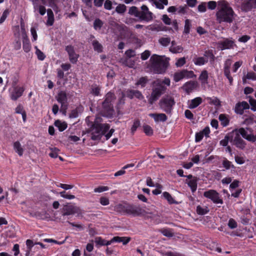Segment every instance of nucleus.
I'll return each instance as SVG.
<instances>
[{
	"label": "nucleus",
	"instance_id": "nucleus-1",
	"mask_svg": "<svg viewBox=\"0 0 256 256\" xmlns=\"http://www.w3.org/2000/svg\"><path fill=\"white\" fill-rule=\"evenodd\" d=\"M235 14L230 4L226 0L218 2V9L216 14V20L218 23L230 24L234 19Z\"/></svg>",
	"mask_w": 256,
	"mask_h": 256
},
{
	"label": "nucleus",
	"instance_id": "nucleus-2",
	"mask_svg": "<svg viewBox=\"0 0 256 256\" xmlns=\"http://www.w3.org/2000/svg\"><path fill=\"white\" fill-rule=\"evenodd\" d=\"M150 62L151 69L156 74L164 73L168 66V61L163 57L156 54H154L151 56Z\"/></svg>",
	"mask_w": 256,
	"mask_h": 256
},
{
	"label": "nucleus",
	"instance_id": "nucleus-3",
	"mask_svg": "<svg viewBox=\"0 0 256 256\" xmlns=\"http://www.w3.org/2000/svg\"><path fill=\"white\" fill-rule=\"evenodd\" d=\"M110 128V126L108 124H98L95 122L91 130V138L94 140H100Z\"/></svg>",
	"mask_w": 256,
	"mask_h": 256
},
{
	"label": "nucleus",
	"instance_id": "nucleus-4",
	"mask_svg": "<svg viewBox=\"0 0 256 256\" xmlns=\"http://www.w3.org/2000/svg\"><path fill=\"white\" fill-rule=\"evenodd\" d=\"M154 86L150 100V102L152 104L158 100L166 90V88L164 86H162L160 84V82L159 81L154 82Z\"/></svg>",
	"mask_w": 256,
	"mask_h": 256
},
{
	"label": "nucleus",
	"instance_id": "nucleus-5",
	"mask_svg": "<svg viewBox=\"0 0 256 256\" xmlns=\"http://www.w3.org/2000/svg\"><path fill=\"white\" fill-rule=\"evenodd\" d=\"M208 59L214 61V56L212 50H206L204 52V56L195 57L193 62L196 66H203L208 62Z\"/></svg>",
	"mask_w": 256,
	"mask_h": 256
},
{
	"label": "nucleus",
	"instance_id": "nucleus-6",
	"mask_svg": "<svg viewBox=\"0 0 256 256\" xmlns=\"http://www.w3.org/2000/svg\"><path fill=\"white\" fill-rule=\"evenodd\" d=\"M160 108L165 112H170L174 104V99L169 96L164 98L160 100L159 103Z\"/></svg>",
	"mask_w": 256,
	"mask_h": 256
},
{
	"label": "nucleus",
	"instance_id": "nucleus-7",
	"mask_svg": "<svg viewBox=\"0 0 256 256\" xmlns=\"http://www.w3.org/2000/svg\"><path fill=\"white\" fill-rule=\"evenodd\" d=\"M204 196L210 199L215 204H223L222 200L220 198L219 194L215 190H210L204 193Z\"/></svg>",
	"mask_w": 256,
	"mask_h": 256
},
{
	"label": "nucleus",
	"instance_id": "nucleus-8",
	"mask_svg": "<svg viewBox=\"0 0 256 256\" xmlns=\"http://www.w3.org/2000/svg\"><path fill=\"white\" fill-rule=\"evenodd\" d=\"M141 10L140 11L138 18L140 20L150 22L152 20L153 14L149 10L148 8L146 5L141 6Z\"/></svg>",
	"mask_w": 256,
	"mask_h": 256
},
{
	"label": "nucleus",
	"instance_id": "nucleus-9",
	"mask_svg": "<svg viewBox=\"0 0 256 256\" xmlns=\"http://www.w3.org/2000/svg\"><path fill=\"white\" fill-rule=\"evenodd\" d=\"M24 90V87L20 86H12L10 90V98L13 100H17L22 95Z\"/></svg>",
	"mask_w": 256,
	"mask_h": 256
},
{
	"label": "nucleus",
	"instance_id": "nucleus-10",
	"mask_svg": "<svg viewBox=\"0 0 256 256\" xmlns=\"http://www.w3.org/2000/svg\"><path fill=\"white\" fill-rule=\"evenodd\" d=\"M233 134H238V136L241 135L244 138L248 141L252 142L254 140V134H252L251 131L247 128L245 130L244 128L236 129L233 132Z\"/></svg>",
	"mask_w": 256,
	"mask_h": 256
},
{
	"label": "nucleus",
	"instance_id": "nucleus-11",
	"mask_svg": "<svg viewBox=\"0 0 256 256\" xmlns=\"http://www.w3.org/2000/svg\"><path fill=\"white\" fill-rule=\"evenodd\" d=\"M62 214L64 216H68L74 214H80V209L75 206L68 205L65 206L62 210Z\"/></svg>",
	"mask_w": 256,
	"mask_h": 256
},
{
	"label": "nucleus",
	"instance_id": "nucleus-12",
	"mask_svg": "<svg viewBox=\"0 0 256 256\" xmlns=\"http://www.w3.org/2000/svg\"><path fill=\"white\" fill-rule=\"evenodd\" d=\"M194 75V72L192 71L182 70L174 74V79L175 82H178L184 78H191Z\"/></svg>",
	"mask_w": 256,
	"mask_h": 256
},
{
	"label": "nucleus",
	"instance_id": "nucleus-13",
	"mask_svg": "<svg viewBox=\"0 0 256 256\" xmlns=\"http://www.w3.org/2000/svg\"><path fill=\"white\" fill-rule=\"evenodd\" d=\"M218 48L221 50L230 49L233 48L234 43L232 39L224 38L222 40L219 41L218 42Z\"/></svg>",
	"mask_w": 256,
	"mask_h": 256
},
{
	"label": "nucleus",
	"instance_id": "nucleus-14",
	"mask_svg": "<svg viewBox=\"0 0 256 256\" xmlns=\"http://www.w3.org/2000/svg\"><path fill=\"white\" fill-rule=\"evenodd\" d=\"M116 99L114 95L110 92H108L106 96L104 101L102 103L103 107L107 110H110L112 108V104L113 100Z\"/></svg>",
	"mask_w": 256,
	"mask_h": 256
},
{
	"label": "nucleus",
	"instance_id": "nucleus-15",
	"mask_svg": "<svg viewBox=\"0 0 256 256\" xmlns=\"http://www.w3.org/2000/svg\"><path fill=\"white\" fill-rule=\"evenodd\" d=\"M231 140L233 141L234 144L238 148L244 149L246 146L244 141L240 138V136H238V134H233L232 133Z\"/></svg>",
	"mask_w": 256,
	"mask_h": 256
},
{
	"label": "nucleus",
	"instance_id": "nucleus-16",
	"mask_svg": "<svg viewBox=\"0 0 256 256\" xmlns=\"http://www.w3.org/2000/svg\"><path fill=\"white\" fill-rule=\"evenodd\" d=\"M66 50L68 53L70 62L76 63L78 61V55L75 52L74 47L71 45L68 46L66 48Z\"/></svg>",
	"mask_w": 256,
	"mask_h": 256
},
{
	"label": "nucleus",
	"instance_id": "nucleus-17",
	"mask_svg": "<svg viewBox=\"0 0 256 256\" xmlns=\"http://www.w3.org/2000/svg\"><path fill=\"white\" fill-rule=\"evenodd\" d=\"M197 87V82L191 80L185 83L182 86V88L187 94H189L196 89Z\"/></svg>",
	"mask_w": 256,
	"mask_h": 256
},
{
	"label": "nucleus",
	"instance_id": "nucleus-18",
	"mask_svg": "<svg viewBox=\"0 0 256 256\" xmlns=\"http://www.w3.org/2000/svg\"><path fill=\"white\" fill-rule=\"evenodd\" d=\"M249 105L246 102H242L236 104L234 108V112L240 114H243L244 110L248 109Z\"/></svg>",
	"mask_w": 256,
	"mask_h": 256
},
{
	"label": "nucleus",
	"instance_id": "nucleus-19",
	"mask_svg": "<svg viewBox=\"0 0 256 256\" xmlns=\"http://www.w3.org/2000/svg\"><path fill=\"white\" fill-rule=\"evenodd\" d=\"M143 210L138 206H130L126 208V212L130 214L139 216L142 214Z\"/></svg>",
	"mask_w": 256,
	"mask_h": 256
},
{
	"label": "nucleus",
	"instance_id": "nucleus-20",
	"mask_svg": "<svg viewBox=\"0 0 256 256\" xmlns=\"http://www.w3.org/2000/svg\"><path fill=\"white\" fill-rule=\"evenodd\" d=\"M124 96L131 99L134 98H136L140 100L144 98V96L142 95V93L136 90H128L126 92Z\"/></svg>",
	"mask_w": 256,
	"mask_h": 256
},
{
	"label": "nucleus",
	"instance_id": "nucleus-21",
	"mask_svg": "<svg viewBox=\"0 0 256 256\" xmlns=\"http://www.w3.org/2000/svg\"><path fill=\"white\" fill-rule=\"evenodd\" d=\"M210 132L209 127H206L202 130L196 132L195 136V141L196 142H200L204 138V136H208Z\"/></svg>",
	"mask_w": 256,
	"mask_h": 256
},
{
	"label": "nucleus",
	"instance_id": "nucleus-22",
	"mask_svg": "<svg viewBox=\"0 0 256 256\" xmlns=\"http://www.w3.org/2000/svg\"><path fill=\"white\" fill-rule=\"evenodd\" d=\"M202 98L200 97H196L192 100H188V108L193 109L202 103Z\"/></svg>",
	"mask_w": 256,
	"mask_h": 256
},
{
	"label": "nucleus",
	"instance_id": "nucleus-23",
	"mask_svg": "<svg viewBox=\"0 0 256 256\" xmlns=\"http://www.w3.org/2000/svg\"><path fill=\"white\" fill-rule=\"evenodd\" d=\"M56 99L58 102L61 104L62 107L64 106L65 104L67 102V96L66 92L64 91L60 92L56 96Z\"/></svg>",
	"mask_w": 256,
	"mask_h": 256
},
{
	"label": "nucleus",
	"instance_id": "nucleus-24",
	"mask_svg": "<svg viewBox=\"0 0 256 256\" xmlns=\"http://www.w3.org/2000/svg\"><path fill=\"white\" fill-rule=\"evenodd\" d=\"M149 116L152 118L156 122H164L167 120V116L164 114H150Z\"/></svg>",
	"mask_w": 256,
	"mask_h": 256
},
{
	"label": "nucleus",
	"instance_id": "nucleus-25",
	"mask_svg": "<svg viewBox=\"0 0 256 256\" xmlns=\"http://www.w3.org/2000/svg\"><path fill=\"white\" fill-rule=\"evenodd\" d=\"M208 72L206 70H203L200 75L198 80L200 81L202 85H205L208 84Z\"/></svg>",
	"mask_w": 256,
	"mask_h": 256
},
{
	"label": "nucleus",
	"instance_id": "nucleus-26",
	"mask_svg": "<svg viewBox=\"0 0 256 256\" xmlns=\"http://www.w3.org/2000/svg\"><path fill=\"white\" fill-rule=\"evenodd\" d=\"M47 16L48 20L46 24L48 26H52L54 24V18L53 12L51 9H48L47 10Z\"/></svg>",
	"mask_w": 256,
	"mask_h": 256
},
{
	"label": "nucleus",
	"instance_id": "nucleus-27",
	"mask_svg": "<svg viewBox=\"0 0 256 256\" xmlns=\"http://www.w3.org/2000/svg\"><path fill=\"white\" fill-rule=\"evenodd\" d=\"M152 1L158 8L160 10L164 8V6L168 4V0H152Z\"/></svg>",
	"mask_w": 256,
	"mask_h": 256
},
{
	"label": "nucleus",
	"instance_id": "nucleus-28",
	"mask_svg": "<svg viewBox=\"0 0 256 256\" xmlns=\"http://www.w3.org/2000/svg\"><path fill=\"white\" fill-rule=\"evenodd\" d=\"M186 183L190 188L192 192H194L197 189V180L194 178L192 179L186 180Z\"/></svg>",
	"mask_w": 256,
	"mask_h": 256
},
{
	"label": "nucleus",
	"instance_id": "nucleus-29",
	"mask_svg": "<svg viewBox=\"0 0 256 256\" xmlns=\"http://www.w3.org/2000/svg\"><path fill=\"white\" fill-rule=\"evenodd\" d=\"M170 50L172 53H180L182 52L183 48L181 46H176L174 42H172Z\"/></svg>",
	"mask_w": 256,
	"mask_h": 256
},
{
	"label": "nucleus",
	"instance_id": "nucleus-30",
	"mask_svg": "<svg viewBox=\"0 0 256 256\" xmlns=\"http://www.w3.org/2000/svg\"><path fill=\"white\" fill-rule=\"evenodd\" d=\"M14 148L20 156L23 154L24 149L19 142H16L14 144Z\"/></svg>",
	"mask_w": 256,
	"mask_h": 256
},
{
	"label": "nucleus",
	"instance_id": "nucleus-31",
	"mask_svg": "<svg viewBox=\"0 0 256 256\" xmlns=\"http://www.w3.org/2000/svg\"><path fill=\"white\" fill-rule=\"evenodd\" d=\"M54 124L60 132L64 131L67 128V124L66 122H62L59 120H56L54 122Z\"/></svg>",
	"mask_w": 256,
	"mask_h": 256
},
{
	"label": "nucleus",
	"instance_id": "nucleus-32",
	"mask_svg": "<svg viewBox=\"0 0 256 256\" xmlns=\"http://www.w3.org/2000/svg\"><path fill=\"white\" fill-rule=\"evenodd\" d=\"M219 120L221 122V124L224 126H227L229 124V120L228 116L224 114H220L219 116Z\"/></svg>",
	"mask_w": 256,
	"mask_h": 256
},
{
	"label": "nucleus",
	"instance_id": "nucleus-33",
	"mask_svg": "<svg viewBox=\"0 0 256 256\" xmlns=\"http://www.w3.org/2000/svg\"><path fill=\"white\" fill-rule=\"evenodd\" d=\"M164 198L167 200L170 204H176V201L173 198L172 196L168 192H164L162 194Z\"/></svg>",
	"mask_w": 256,
	"mask_h": 256
},
{
	"label": "nucleus",
	"instance_id": "nucleus-34",
	"mask_svg": "<svg viewBox=\"0 0 256 256\" xmlns=\"http://www.w3.org/2000/svg\"><path fill=\"white\" fill-rule=\"evenodd\" d=\"M192 26L191 22L190 20L186 19L184 22V34H188Z\"/></svg>",
	"mask_w": 256,
	"mask_h": 256
},
{
	"label": "nucleus",
	"instance_id": "nucleus-35",
	"mask_svg": "<svg viewBox=\"0 0 256 256\" xmlns=\"http://www.w3.org/2000/svg\"><path fill=\"white\" fill-rule=\"evenodd\" d=\"M94 49L98 52H100L102 50V46L96 40H94L92 42Z\"/></svg>",
	"mask_w": 256,
	"mask_h": 256
},
{
	"label": "nucleus",
	"instance_id": "nucleus-36",
	"mask_svg": "<svg viewBox=\"0 0 256 256\" xmlns=\"http://www.w3.org/2000/svg\"><path fill=\"white\" fill-rule=\"evenodd\" d=\"M209 211L208 208L206 206L202 207L198 206L196 207V212L198 214L204 215L207 214Z\"/></svg>",
	"mask_w": 256,
	"mask_h": 256
},
{
	"label": "nucleus",
	"instance_id": "nucleus-37",
	"mask_svg": "<svg viewBox=\"0 0 256 256\" xmlns=\"http://www.w3.org/2000/svg\"><path fill=\"white\" fill-rule=\"evenodd\" d=\"M160 44L164 46H168L170 42V38L168 37H163L159 39Z\"/></svg>",
	"mask_w": 256,
	"mask_h": 256
},
{
	"label": "nucleus",
	"instance_id": "nucleus-38",
	"mask_svg": "<svg viewBox=\"0 0 256 256\" xmlns=\"http://www.w3.org/2000/svg\"><path fill=\"white\" fill-rule=\"evenodd\" d=\"M34 10H38L39 13L42 15L44 16L46 12V9L44 6L40 5L38 6L36 4H34Z\"/></svg>",
	"mask_w": 256,
	"mask_h": 256
},
{
	"label": "nucleus",
	"instance_id": "nucleus-39",
	"mask_svg": "<svg viewBox=\"0 0 256 256\" xmlns=\"http://www.w3.org/2000/svg\"><path fill=\"white\" fill-rule=\"evenodd\" d=\"M140 121L138 120H134L130 130L132 134H134L137 128L140 126Z\"/></svg>",
	"mask_w": 256,
	"mask_h": 256
},
{
	"label": "nucleus",
	"instance_id": "nucleus-40",
	"mask_svg": "<svg viewBox=\"0 0 256 256\" xmlns=\"http://www.w3.org/2000/svg\"><path fill=\"white\" fill-rule=\"evenodd\" d=\"M246 79L252 80H256V74L252 72H248L247 74L243 78L244 81Z\"/></svg>",
	"mask_w": 256,
	"mask_h": 256
},
{
	"label": "nucleus",
	"instance_id": "nucleus-41",
	"mask_svg": "<svg viewBox=\"0 0 256 256\" xmlns=\"http://www.w3.org/2000/svg\"><path fill=\"white\" fill-rule=\"evenodd\" d=\"M129 14L132 15H134L136 18H138L140 10H138V8L136 6L131 7L128 12Z\"/></svg>",
	"mask_w": 256,
	"mask_h": 256
},
{
	"label": "nucleus",
	"instance_id": "nucleus-42",
	"mask_svg": "<svg viewBox=\"0 0 256 256\" xmlns=\"http://www.w3.org/2000/svg\"><path fill=\"white\" fill-rule=\"evenodd\" d=\"M143 129L144 133L147 136H152L153 134V130L150 126L147 124L144 125Z\"/></svg>",
	"mask_w": 256,
	"mask_h": 256
},
{
	"label": "nucleus",
	"instance_id": "nucleus-43",
	"mask_svg": "<svg viewBox=\"0 0 256 256\" xmlns=\"http://www.w3.org/2000/svg\"><path fill=\"white\" fill-rule=\"evenodd\" d=\"M126 10V6L124 4H119L116 8V11L118 14H124Z\"/></svg>",
	"mask_w": 256,
	"mask_h": 256
},
{
	"label": "nucleus",
	"instance_id": "nucleus-44",
	"mask_svg": "<svg viewBox=\"0 0 256 256\" xmlns=\"http://www.w3.org/2000/svg\"><path fill=\"white\" fill-rule=\"evenodd\" d=\"M100 88L96 85L92 86L91 88V93L96 96H98L100 94Z\"/></svg>",
	"mask_w": 256,
	"mask_h": 256
},
{
	"label": "nucleus",
	"instance_id": "nucleus-45",
	"mask_svg": "<svg viewBox=\"0 0 256 256\" xmlns=\"http://www.w3.org/2000/svg\"><path fill=\"white\" fill-rule=\"evenodd\" d=\"M35 48L36 50V54L38 59L40 60H44L46 57L44 54L41 50H40L37 46H35Z\"/></svg>",
	"mask_w": 256,
	"mask_h": 256
},
{
	"label": "nucleus",
	"instance_id": "nucleus-46",
	"mask_svg": "<svg viewBox=\"0 0 256 256\" xmlns=\"http://www.w3.org/2000/svg\"><path fill=\"white\" fill-rule=\"evenodd\" d=\"M60 194L61 197L68 200H72L75 198V196L74 195L68 194H66L65 191L60 192Z\"/></svg>",
	"mask_w": 256,
	"mask_h": 256
},
{
	"label": "nucleus",
	"instance_id": "nucleus-47",
	"mask_svg": "<svg viewBox=\"0 0 256 256\" xmlns=\"http://www.w3.org/2000/svg\"><path fill=\"white\" fill-rule=\"evenodd\" d=\"M207 100H208L209 102L211 104H213L215 106H220V101L216 98H207Z\"/></svg>",
	"mask_w": 256,
	"mask_h": 256
},
{
	"label": "nucleus",
	"instance_id": "nucleus-48",
	"mask_svg": "<svg viewBox=\"0 0 256 256\" xmlns=\"http://www.w3.org/2000/svg\"><path fill=\"white\" fill-rule=\"evenodd\" d=\"M51 152L49 154V156L52 158H56L58 155L59 150L56 148H50Z\"/></svg>",
	"mask_w": 256,
	"mask_h": 256
},
{
	"label": "nucleus",
	"instance_id": "nucleus-49",
	"mask_svg": "<svg viewBox=\"0 0 256 256\" xmlns=\"http://www.w3.org/2000/svg\"><path fill=\"white\" fill-rule=\"evenodd\" d=\"M248 98L251 110L254 112L256 111V100L251 96H249Z\"/></svg>",
	"mask_w": 256,
	"mask_h": 256
},
{
	"label": "nucleus",
	"instance_id": "nucleus-50",
	"mask_svg": "<svg viewBox=\"0 0 256 256\" xmlns=\"http://www.w3.org/2000/svg\"><path fill=\"white\" fill-rule=\"evenodd\" d=\"M228 224V227L232 229L235 228L238 226L237 222L233 218H230L229 220Z\"/></svg>",
	"mask_w": 256,
	"mask_h": 256
},
{
	"label": "nucleus",
	"instance_id": "nucleus-51",
	"mask_svg": "<svg viewBox=\"0 0 256 256\" xmlns=\"http://www.w3.org/2000/svg\"><path fill=\"white\" fill-rule=\"evenodd\" d=\"M162 234L168 238H171L173 236L172 232L168 229H163L161 230Z\"/></svg>",
	"mask_w": 256,
	"mask_h": 256
},
{
	"label": "nucleus",
	"instance_id": "nucleus-52",
	"mask_svg": "<svg viewBox=\"0 0 256 256\" xmlns=\"http://www.w3.org/2000/svg\"><path fill=\"white\" fill-rule=\"evenodd\" d=\"M231 139V136H226L224 138L220 141V144L223 146L228 145V141Z\"/></svg>",
	"mask_w": 256,
	"mask_h": 256
},
{
	"label": "nucleus",
	"instance_id": "nucleus-53",
	"mask_svg": "<svg viewBox=\"0 0 256 256\" xmlns=\"http://www.w3.org/2000/svg\"><path fill=\"white\" fill-rule=\"evenodd\" d=\"M208 8L210 10H214L218 6V2L216 1L211 0L208 2Z\"/></svg>",
	"mask_w": 256,
	"mask_h": 256
},
{
	"label": "nucleus",
	"instance_id": "nucleus-54",
	"mask_svg": "<svg viewBox=\"0 0 256 256\" xmlns=\"http://www.w3.org/2000/svg\"><path fill=\"white\" fill-rule=\"evenodd\" d=\"M224 74L225 76L228 78L229 80L230 84H231L232 82L233 78L232 76H231L230 74V69H224Z\"/></svg>",
	"mask_w": 256,
	"mask_h": 256
},
{
	"label": "nucleus",
	"instance_id": "nucleus-55",
	"mask_svg": "<svg viewBox=\"0 0 256 256\" xmlns=\"http://www.w3.org/2000/svg\"><path fill=\"white\" fill-rule=\"evenodd\" d=\"M112 241H95L96 246H108L111 244Z\"/></svg>",
	"mask_w": 256,
	"mask_h": 256
},
{
	"label": "nucleus",
	"instance_id": "nucleus-56",
	"mask_svg": "<svg viewBox=\"0 0 256 256\" xmlns=\"http://www.w3.org/2000/svg\"><path fill=\"white\" fill-rule=\"evenodd\" d=\"M102 25V22L100 19H96L94 20V26L96 30L100 29Z\"/></svg>",
	"mask_w": 256,
	"mask_h": 256
},
{
	"label": "nucleus",
	"instance_id": "nucleus-57",
	"mask_svg": "<svg viewBox=\"0 0 256 256\" xmlns=\"http://www.w3.org/2000/svg\"><path fill=\"white\" fill-rule=\"evenodd\" d=\"M30 48L31 46L30 44L28 42H26V40L24 41L23 44V49L24 51L28 52L30 51Z\"/></svg>",
	"mask_w": 256,
	"mask_h": 256
},
{
	"label": "nucleus",
	"instance_id": "nucleus-58",
	"mask_svg": "<svg viewBox=\"0 0 256 256\" xmlns=\"http://www.w3.org/2000/svg\"><path fill=\"white\" fill-rule=\"evenodd\" d=\"M206 2H202L198 6V12H204L206 10Z\"/></svg>",
	"mask_w": 256,
	"mask_h": 256
},
{
	"label": "nucleus",
	"instance_id": "nucleus-59",
	"mask_svg": "<svg viewBox=\"0 0 256 256\" xmlns=\"http://www.w3.org/2000/svg\"><path fill=\"white\" fill-rule=\"evenodd\" d=\"M10 12L8 10H5L2 13V16L0 18V24H2L6 20V18L8 16Z\"/></svg>",
	"mask_w": 256,
	"mask_h": 256
},
{
	"label": "nucleus",
	"instance_id": "nucleus-60",
	"mask_svg": "<svg viewBox=\"0 0 256 256\" xmlns=\"http://www.w3.org/2000/svg\"><path fill=\"white\" fill-rule=\"evenodd\" d=\"M108 190V188L107 186H100L98 188H96L94 189V192H102L104 191H106Z\"/></svg>",
	"mask_w": 256,
	"mask_h": 256
},
{
	"label": "nucleus",
	"instance_id": "nucleus-61",
	"mask_svg": "<svg viewBox=\"0 0 256 256\" xmlns=\"http://www.w3.org/2000/svg\"><path fill=\"white\" fill-rule=\"evenodd\" d=\"M150 55V52L148 50H146L141 54V58L142 60H146L148 58Z\"/></svg>",
	"mask_w": 256,
	"mask_h": 256
},
{
	"label": "nucleus",
	"instance_id": "nucleus-62",
	"mask_svg": "<svg viewBox=\"0 0 256 256\" xmlns=\"http://www.w3.org/2000/svg\"><path fill=\"white\" fill-rule=\"evenodd\" d=\"M186 63V60L184 58H179L176 63L178 67H180L184 65Z\"/></svg>",
	"mask_w": 256,
	"mask_h": 256
},
{
	"label": "nucleus",
	"instance_id": "nucleus-63",
	"mask_svg": "<svg viewBox=\"0 0 256 256\" xmlns=\"http://www.w3.org/2000/svg\"><path fill=\"white\" fill-rule=\"evenodd\" d=\"M124 64L126 66L130 68H133L134 65V62L132 61L130 58H126L125 60Z\"/></svg>",
	"mask_w": 256,
	"mask_h": 256
},
{
	"label": "nucleus",
	"instance_id": "nucleus-64",
	"mask_svg": "<svg viewBox=\"0 0 256 256\" xmlns=\"http://www.w3.org/2000/svg\"><path fill=\"white\" fill-rule=\"evenodd\" d=\"M185 116L189 120H192L194 118V115L190 110H186L184 112Z\"/></svg>",
	"mask_w": 256,
	"mask_h": 256
}]
</instances>
